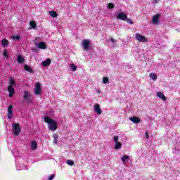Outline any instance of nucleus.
I'll use <instances>...</instances> for the list:
<instances>
[{
  "label": "nucleus",
  "instance_id": "obj_10",
  "mask_svg": "<svg viewBox=\"0 0 180 180\" xmlns=\"http://www.w3.org/2000/svg\"><path fill=\"white\" fill-rule=\"evenodd\" d=\"M7 116L8 119H11L13 116V106L12 105H10L8 108Z\"/></svg>",
  "mask_w": 180,
  "mask_h": 180
},
{
  "label": "nucleus",
  "instance_id": "obj_8",
  "mask_svg": "<svg viewBox=\"0 0 180 180\" xmlns=\"http://www.w3.org/2000/svg\"><path fill=\"white\" fill-rule=\"evenodd\" d=\"M117 19H119L120 20H126L127 19V14L124 13H119L117 16Z\"/></svg>",
  "mask_w": 180,
  "mask_h": 180
},
{
  "label": "nucleus",
  "instance_id": "obj_24",
  "mask_svg": "<svg viewBox=\"0 0 180 180\" xmlns=\"http://www.w3.org/2000/svg\"><path fill=\"white\" fill-rule=\"evenodd\" d=\"M115 150H120L122 148V143L121 142H116L115 146Z\"/></svg>",
  "mask_w": 180,
  "mask_h": 180
},
{
  "label": "nucleus",
  "instance_id": "obj_23",
  "mask_svg": "<svg viewBox=\"0 0 180 180\" xmlns=\"http://www.w3.org/2000/svg\"><path fill=\"white\" fill-rule=\"evenodd\" d=\"M13 85H16V82L15 79L11 77L9 81V86H13Z\"/></svg>",
  "mask_w": 180,
  "mask_h": 180
},
{
  "label": "nucleus",
  "instance_id": "obj_14",
  "mask_svg": "<svg viewBox=\"0 0 180 180\" xmlns=\"http://www.w3.org/2000/svg\"><path fill=\"white\" fill-rule=\"evenodd\" d=\"M129 120L131 122H133V123H140L141 120L139 118V117H132L129 118Z\"/></svg>",
  "mask_w": 180,
  "mask_h": 180
},
{
  "label": "nucleus",
  "instance_id": "obj_40",
  "mask_svg": "<svg viewBox=\"0 0 180 180\" xmlns=\"http://www.w3.org/2000/svg\"><path fill=\"white\" fill-rule=\"evenodd\" d=\"M29 29L30 30V29H32V27H29Z\"/></svg>",
  "mask_w": 180,
  "mask_h": 180
},
{
  "label": "nucleus",
  "instance_id": "obj_9",
  "mask_svg": "<svg viewBox=\"0 0 180 180\" xmlns=\"http://www.w3.org/2000/svg\"><path fill=\"white\" fill-rule=\"evenodd\" d=\"M161 14H156L152 18V22L153 25H158V22H160V17Z\"/></svg>",
  "mask_w": 180,
  "mask_h": 180
},
{
  "label": "nucleus",
  "instance_id": "obj_4",
  "mask_svg": "<svg viewBox=\"0 0 180 180\" xmlns=\"http://www.w3.org/2000/svg\"><path fill=\"white\" fill-rule=\"evenodd\" d=\"M89 44H91L89 39H84L82 41V46L84 51H88L89 50Z\"/></svg>",
  "mask_w": 180,
  "mask_h": 180
},
{
  "label": "nucleus",
  "instance_id": "obj_6",
  "mask_svg": "<svg viewBox=\"0 0 180 180\" xmlns=\"http://www.w3.org/2000/svg\"><path fill=\"white\" fill-rule=\"evenodd\" d=\"M34 92L35 95H41V84L40 82L36 84Z\"/></svg>",
  "mask_w": 180,
  "mask_h": 180
},
{
  "label": "nucleus",
  "instance_id": "obj_26",
  "mask_svg": "<svg viewBox=\"0 0 180 180\" xmlns=\"http://www.w3.org/2000/svg\"><path fill=\"white\" fill-rule=\"evenodd\" d=\"M30 25L31 26V27H32V29H36V26H37L36 22H34V21H30Z\"/></svg>",
  "mask_w": 180,
  "mask_h": 180
},
{
  "label": "nucleus",
  "instance_id": "obj_30",
  "mask_svg": "<svg viewBox=\"0 0 180 180\" xmlns=\"http://www.w3.org/2000/svg\"><path fill=\"white\" fill-rule=\"evenodd\" d=\"M103 84H108V82H109V79L107 77H104L103 78Z\"/></svg>",
  "mask_w": 180,
  "mask_h": 180
},
{
  "label": "nucleus",
  "instance_id": "obj_2",
  "mask_svg": "<svg viewBox=\"0 0 180 180\" xmlns=\"http://www.w3.org/2000/svg\"><path fill=\"white\" fill-rule=\"evenodd\" d=\"M22 129H20V125L18 123H14L13 126V131L14 136H19L20 131Z\"/></svg>",
  "mask_w": 180,
  "mask_h": 180
},
{
  "label": "nucleus",
  "instance_id": "obj_36",
  "mask_svg": "<svg viewBox=\"0 0 180 180\" xmlns=\"http://www.w3.org/2000/svg\"><path fill=\"white\" fill-rule=\"evenodd\" d=\"M3 56H4L5 57H8V51L4 50V51L3 53Z\"/></svg>",
  "mask_w": 180,
  "mask_h": 180
},
{
  "label": "nucleus",
  "instance_id": "obj_11",
  "mask_svg": "<svg viewBox=\"0 0 180 180\" xmlns=\"http://www.w3.org/2000/svg\"><path fill=\"white\" fill-rule=\"evenodd\" d=\"M94 112L97 113V115H102V110L101 109V106L99 105V104L96 103L94 105Z\"/></svg>",
  "mask_w": 180,
  "mask_h": 180
},
{
  "label": "nucleus",
  "instance_id": "obj_39",
  "mask_svg": "<svg viewBox=\"0 0 180 180\" xmlns=\"http://www.w3.org/2000/svg\"><path fill=\"white\" fill-rule=\"evenodd\" d=\"M38 39H40V38H39V37H37V38L35 39V40H37Z\"/></svg>",
  "mask_w": 180,
  "mask_h": 180
},
{
  "label": "nucleus",
  "instance_id": "obj_15",
  "mask_svg": "<svg viewBox=\"0 0 180 180\" xmlns=\"http://www.w3.org/2000/svg\"><path fill=\"white\" fill-rule=\"evenodd\" d=\"M1 45L3 46V47H8V46H9V41H8V39H4L1 41Z\"/></svg>",
  "mask_w": 180,
  "mask_h": 180
},
{
  "label": "nucleus",
  "instance_id": "obj_1",
  "mask_svg": "<svg viewBox=\"0 0 180 180\" xmlns=\"http://www.w3.org/2000/svg\"><path fill=\"white\" fill-rule=\"evenodd\" d=\"M44 120L46 123H49V129L51 131H54L57 130L58 125L57 124V122L54 121L53 119L50 118L48 116H45L44 118Z\"/></svg>",
  "mask_w": 180,
  "mask_h": 180
},
{
  "label": "nucleus",
  "instance_id": "obj_31",
  "mask_svg": "<svg viewBox=\"0 0 180 180\" xmlns=\"http://www.w3.org/2000/svg\"><path fill=\"white\" fill-rule=\"evenodd\" d=\"M68 165H74V161L71 160H68L66 161Z\"/></svg>",
  "mask_w": 180,
  "mask_h": 180
},
{
  "label": "nucleus",
  "instance_id": "obj_29",
  "mask_svg": "<svg viewBox=\"0 0 180 180\" xmlns=\"http://www.w3.org/2000/svg\"><path fill=\"white\" fill-rule=\"evenodd\" d=\"M58 136H54L53 144H58Z\"/></svg>",
  "mask_w": 180,
  "mask_h": 180
},
{
  "label": "nucleus",
  "instance_id": "obj_19",
  "mask_svg": "<svg viewBox=\"0 0 180 180\" xmlns=\"http://www.w3.org/2000/svg\"><path fill=\"white\" fill-rule=\"evenodd\" d=\"M49 15L50 16H52V18H57L58 16V13L54 11H50Z\"/></svg>",
  "mask_w": 180,
  "mask_h": 180
},
{
  "label": "nucleus",
  "instance_id": "obj_38",
  "mask_svg": "<svg viewBox=\"0 0 180 180\" xmlns=\"http://www.w3.org/2000/svg\"><path fill=\"white\" fill-rule=\"evenodd\" d=\"M160 0H153V4H158Z\"/></svg>",
  "mask_w": 180,
  "mask_h": 180
},
{
  "label": "nucleus",
  "instance_id": "obj_13",
  "mask_svg": "<svg viewBox=\"0 0 180 180\" xmlns=\"http://www.w3.org/2000/svg\"><path fill=\"white\" fill-rule=\"evenodd\" d=\"M42 67H49L51 64V59L47 58L46 60L41 62Z\"/></svg>",
  "mask_w": 180,
  "mask_h": 180
},
{
  "label": "nucleus",
  "instance_id": "obj_3",
  "mask_svg": "<svg viewBox=\"0 0 180 180\" xmlns=\"http://www.w3.org/2000/svg\"><path fill=\"white\" fill-rule=\"evenodd\" d=\"M135 39H136V40H138V41H140L141 43H147V41H148V39L140 34L139 33H136L135 34Z\"/></svg>",
  "mask_w": 180,
  "mask_h": 180
},
{
  "label": "nucleus",
  "instance_id": "obj_28",
  "mask_svg": "<svg viewBox=\"0 0 180 180\" xmlns=\"http://www.w3.org/2000/svg\"><path fill=\"white\" fill-rule=\"evenodd\" d=\"M108 9H113V8H115V4L112 3H109L108 4Z\"/></svg>",
  "mask_w": 180,
  "mask_h": 180
},
{
  "label": "nucleus",
  "instance_id": "obj_32",
  "mask_svg": "<svg viewBox=\"0 0 180 180\" xmlns=\"http://www.w3.org/2000/svg\"><path fill=\"white\" fill-rule=\"evenodd\" d=\"M125 20H127V22L129 23V25H133V20H131L130 18H127V19Z\"/></svg>",
  "mask_w": 180,
  "mask_h": 180
},
{
  "label": "nucleus",
  "instance_id": "obj_18",
  "mask_svg": "<svg viewBox=\"0 0 180 180\" xmlns=\"http://www.w3.org/2000/svg\"><path fill=\"white\" fill-rule=\"evenodd\" d=\"M157 96H158V98H160V99H162L163 101H167V97H165L164 94H162V92H158Z\"/></svg>",
  "mask_w": 180,
  "mask_h": 180
},
{
  "label": "nucleus",
  "instance_id": "obj_20",
  "mask_svg": "<svg viewBox=\"0 0 180 180\" xmlns=\"http://www.w3.org/2000/svg\"><path fill=\"white\" fill-rule=\"evenodd\" d=\"M121 160L123 164H126L127 161H128V160H130V158L127 155H124L122 157Z\"/></svg>",
  "mask_w": 180,
  "mask_h": 180
},
{
  "label": "nucleus",
  "instance_id": "obj_5",
  "mask_svg": "<svg viewBox=\"0 0 180 180\" xmlns=\"http://www.w3.org/2000/svg\"><path fill=\"white\" fill-rule=\"evenodd\" d=\"M23 98L25 101H27V102H32L33 101V96L27 91H24Z\"/></svg>",
  "mask_w": 180,
  "mask_h": 180
},
{
  "label": "nucleus",
  "instance_id": "obj_16",
  "mask_svg": "<svg viewBox=\"0 0 180 180\" xmlns=\"http://www.w3.org/2000/svg\"><path fill=\"white\" fill-rule=\"evenodd\" d=\"M31 150H37V142H36L35 141H33L31 143Z\"/></svg>",
  "mask_w": 180,
  "mask_h": 180
},
{
  "label": "nucleus",
  "instance_id": "obj_7",
  "mask_svg": "<svg viewBox=\"0 0 180 180\" xmlns=\"http://www.w3.org/2000/svg\"><path fill=\"white\" fill-rule=\"evenodd\" d=\"M36 47L41 49V50H46L47 49V44L45 42L41 41L39 43L34 42Z\"/></svg>",
  "mask_w": 180,
  "mask_h": 180
},
{
  "label": "nucleus",
  "instance_id": "obj_12",
  "mask_svg": "<svg viewBox=\"0 0 180 180\" xmlns=\"http://www.w3.org/2000/svg\"><path fill=\"white\" fill-rule=\"evenodd\" d=\"M8 91L9 92V94H8L9 98H12L13 95H15V89L12 86H8Z\"/></svg>",
  "mask_w": 180,
  "mask_h": 180
},
{
  "label": "nucleus",
  "instance_id": "obj_17",
  "mask_svg": "<svg viewBox=\"0 0 180 180\" xmlns=\"http://www.w3.org/2000/svg\"><path fill=\"white\" fill-rule=\"evenodd\" d=\"M17 61L18 63H19V64H23V62L25 61V58L22 56L18 55L17 57Z\"/></svg>",
  "mask_w": 180,
  "mask_h": 180
},
{
  "label": "nucleus",
  "instance_id": "obj_21",
  "mask_svg": "<svg viewBox=\"0 0 180 180\" xmlns=\"http://www.w3.org/2000/svg\"><path fill=\"white\" fill-rule=\"evenodd\" d=\"M108 43H112V46L115 47L116 46V40L113 38H111L107 41Z\"/></svg>",
  "mask_w": 180,
  "mask_h": 180
},
{
  "label": "nucleus",
  "instance_id": "obj_34",
  "mask_svg": "<svg viewBox=\"0 0 180 180\" xmlns=\"http://www.w3.org/2000/svg\"><path fill=\"white\" fill-rule=\"evenodd\" d=\"M55 176V174H51V176H49L48 180H53Z\"/></svg>",
  "mask_w": 180,
  "mask_h": 180
},
{
  "label": "nucleus",
  "instance_id": "obj_22",
  "mask_svg": "<svg viewBox=\"0 0 180 180\" xmlns=\"http://www.w3.org/2000/svg\"><path fill=\"white\" fill-rule=\"evenodd\" d=\"M149 77L151 78V79H153V81H157V75L155 73H150L149 75Z\"/></svg>",
  "mask_w": 180,
  "mask_h": 180
},
{
  "label": "nucleus",
  "instance_id": "obj_35",
  "mask_svg": "<svg viewBox=\"0 0 180 180\" xmlns=\"http://www.w3.org/2000/svg\"><path fill=\"white\" fill-rule=\"evenodd\" d=\"M13 39H15V40H20V36L19 35H16L13 37Z\"/></svg>",
  "mask_w": 180,
  "mask_h": 180
},
{
  "label": "nucleus",
  "instance_id": "obj_33",
  "mask_svg": "<svg viewBox=\"0 0 180 180\" xmlns=\"http://www.w3.org/2000/svg\"><path fill=\"white\" fill-rule=\"evenodd\" d=\"M113 140H114V141H115V143H119V136H115L113 137Z\"/></svg>",
  "mask_w": 180,
  "mask_h": 180
},
{
  "label": "nucleus",
  "instance_id": "obj_27",
  "mask_svg": "<svg viewBox=\"0 0 180 180\" xmlns=\"http://www.w3.org/2000/svg\"><path fill=\"white\" fill-rule=\"evenodd\" d=\"M70 68L72 71H77V65H75V64L74 63L70 64Z\"/></svg>",
  "mask_w": 180,
  "mask_h": 180
},
{
  "label": "nucleus",
  "instance_id": "obj_37",
  "mask_svg": "<svg viewBox=\"0 0 180 180\" xmlns=\"http://www.w3.org/2000/svg\"><path fill=\"white\" fill-rule=\"evenodd\" d=\"M145 134H146V139H150V136H148V131H146Z\"/></svg>",
  "mask_w": 180,
  "mask_h": 180
},
{
  "label": "nucleus",
  "instance_id": "obj_25",
  "mask_svg": "<svg viewBox=\"0 0 180 180\" xmlns=\"http://www.w3.org/2000/svg\"><path fill=\"white\" fill-rule=\"evenodd\" d=\"M24 69L25 70V71H27L28 72H33L32 68H30V66L27 65H25Z\"/></svg>",
  "mask_w": 180,
  "mask_h": 180
}]
</instances>
